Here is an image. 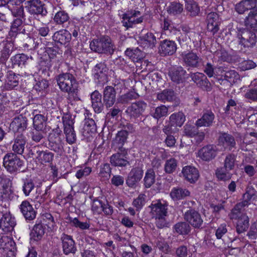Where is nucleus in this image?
<instances>
[{"instance_id": "1", "label": "nucleus", "mask_w": 257, "mask_h": 257, "mask_svg": "<svg viewBox=\"0 0 257 257\" xmlns=\"http://www.w3.org/2000/svg\"><path fill=\"white\" fill-rule=\"evenodd\" d=\"M56 81L60 90L68 93L67 98L70 102L80 100L78 95V83L72 74H60L57 76Z\"/></svg>"}, {"instance_id": "2", "label": "nucleus", "mask_w": 257, "mask_h": 257, "mask_svg": "<svg viewBox=\"0 0 257 257\" xmlns=\"http://www.w3.org/2000/svg\"><path fill=\"white\" fill-rule=\"evenodd\" d=\"M90 49L99 54L111 55L115 47L111 39L108 36L93 39L90 43Z\"/></svg>"}, {"instance_id": "3", "label": "nucleus", "mask_w": 257, "mask_h": 257, "mask_svg": "<svg viewBox=\"0 0 257 257\" xmlns=\"http://www.w3.org/2000/svg\"><path fill=\"white\" fill-rule=\"evenodd\" d=\"M3 166L8 172L14 173L23 169L24 162L15 153H9L3 158Z\"/></svg>"}, {"instance_id": "4", "label": "nucleus", "mask_w": 257, "mask_h": 257, "mask_svg": "<svg viewBox=\"0 0 257 257\" xmlns=\"http://www.w3.org/2000/svg\"><path fill=\"white\" fill-rule=\"evenodd\" d=\"M12 178L6 175H0V201H9L14 197V192L11 189Z\"/></svg>"}, {"instance_id": "5", "label": "nucleus", "mask_w": 257, "mask_h": 257, "mask_svg": "<svg viewBox=\"0 0 257 257\" xmlns=\"http://www.w3.org/2000/svg\"><path fill=\"white\" fill-rule=\"evenodd\" d=\"M180 56L184 66L188 67V70L200 67L202 60L200 56L193 50L182 52Z\"/></svg>"}, {"instance_id": "6", "label": "nucleus", "mask_w": 257, "mask_h": 257, "mask_svg": "<svg viewBox=\"0 0 257 257\" xmlns=\"http://www.w3.org/2000/svg\"><path fill=\"white\" fill-rule=\"evenodd\" d=\"M168 75L171 80L177 84L184 83L189 78V74L181 66L170 68L169 70Z\"/></svg>"}, {"instance_id": "7", "label": "nucleus", "mask_w": 257, "mask_h": 257, "mask_svg": "<svg viewBox=\"0 0 257 257\" xmlns=\"http://www.w3.org/2000/svg\"><path fill=\"white\" fill-rule=\"evenodd\" d=\"M26 8L31 15H41L42 17L47 14V11L42 0H30L25 3Z\"/></svg>"}, {"instance_id": "8", "label": "nucleus", "mask_w": 257, "mask_h": 257, "mask_svg": "<svg viewBox=\"0 0 257 257\" xmlns=\"http://www.w3.org/2000/svg\"><path fill=\"white\" fill-rule=\"evenodd\" d=\"M118 150L110 157V162L115 167H125L129 164L127 151L123 147H119Z\"/></svg>"}, {"instance_id": "9", "label": "nucleus", "mask_w": 257, "mask_h": 257, "mask_svg": "<svg viewBox=\"0 0 257 257\" xmlns=\"http://www.w3.org/2000/svg\"><path fill=\"white\" fill-rule=\"evenodd\" d=\"M147 107L145 102L138 101L128 106L125 112L130 119H135L143 114Z\"/></svg>"}, {"instance_id": "10", "label": "nucleus", "mask_w": 257, "mask_h": 257, "mask_svg": "<svg viewBox=\"0 0 257 257\" xmlns=\"http://www.w3.org/2000/svg\"><path fill=\"white\" fill-rule=\"evenodd\" d=\"M237 37L240 39L239 44L244 47H252L255 44V34L247 29L240 30L237 34Z\"/></svg>"}, {"instance_id": "11", "label": "nucleus", "mask_w": 257, "mask_h": 257, "mask_svg": "<svg viewBox=\"0 0 257 257\" xmlns=\"http://www.w3.org/2000/svg\"><path fill=\"white\" fill-rule=\"evenodd\" d=\"M49 147L51 150L61 155L64 152L63 144L59 133H51L48 136Z\"/></svg>"}, {"instance_id": "12", "label": "nucleus", "mask_w": 257, "mask_h": 257, "mask_svg": "<svg viewBox=\"0 0 257 257\" xmlns=\"http://www.w3.org/2000/svg\"><path fill=\"white\" fill-rule=\"evenodd\" d=\"M217 154V148L214 145H207L198 152V157L203 161L209 162L214 159Z\"/></svg>"}, {"instance_id": "13", "label": "nucleus", "mask_w": 257, "mask_h": 257, "mask_svg": "<svg viewBox=\"0 0 257 257\" xmlns=\"http://www.w3.org/2000/svg\"><path fill=\"white\" fill-rule=\"evenodd\" d=\"M94 77L97 83L104 84L107 81L108 69L104 62H100L96 64L94 69Z\"/></svg>"}, {"instance_id": "14", "label": "nucleus", "mask_w": 257, "mask_h": 257, "mask_svg": "<svg viewBox=\"0 0 257 257\" xmlns=\"http://www.w3.org/2000/svg\"><path fill=\"white\" fill-rule=\"evenodd\" d=\"M184 218L190 225L195 228H200L203 221L200 214L194 209H190L184 214Z\"/></svg>"}, {"instance_id": "15", "label": "nucleus", "mask_w": 257, "mask_h": 257, "mask_svg": "<svg viewBox=\"0 0 257 257\" xmlns=\"http://www.w3.org/2000/svg\"><path fill=\"white\" fill-rule=\"evenodd\" d=\"M60 240L62 242L63 251L65 255L75 253L77 248L75 241L71 236L63 233Z\"/></svg>"}, {"instance_id": "16", "label": "nucleus", "mask_w": 257, "mask_h": 257, "mask_svg": "<svg viewBox=\"0 0 257 257\" xmlns=\"http://www.w3.org/2000/svg\"><path fill=\"white\" fill-rule=\"evenodd\" d=\"M215 118L214 113L210 110H206L203 112L201 117L196 120L195 124L197 127H209L214 123Z\"/></svg>"}, {"instance_id": "17", "label": "nucleus", "mask_w": 257, "mask_h": 257, "mask_svg": "<svg viewBox=\"0 0 257 257\" xmlns=\"http://www.w3.org/2000/svg\"><path fill=\"white\" fill-rule=\"evenodd\" d=\"M177 48L174 41L166 39L160 42L159 52L162 56L172 55L176 52Z\"/></svg>"}, {"instance_id": "18", "label": "nucleus", "mask_w": 257, "mask_h": 257, "mask_svg": "<svg viewBox=\"0 0 257 257\" xmlns=\"http://www.w3.org/2000/svg\"><path fill=\"white\" fill-rule=\"evenodd\" d=\"M116 91L113 87L107 86L103 90V101L104 106L108 108L112 107L116 101Z\"/></svg>"}, {"instance_id": "19", "label": "nucleus", "mask_w": 257, "mask_h": 257, "mask_svg": "<svg viewBox=\"0 0 257 257\" xmlns=\"http://www.w3.org/2000/svg\"><path fill=\"white\" fill-rule=\"evenodd\" d=\"M149 207L152 217L167 215V205L165 202H162L160 200L153 201Z\"/></svg>"}, {"instance_id": "20", "label": "nucleus", "mask_w": 257, "mask_h": 257, "mask_svg": "<svg viewBox=\"0 0 257 257\" xmlns=\"http://www.w3.org/2000/svg\"><path fill=\"white\" fill-rule=\"evenodd\" d=\"M10 128L15 133L22 134L25 131L27 126V119L22 115L15 117L10 124Z\"/></svg>"}, {"instance_id": "21", "label": "nucleus", "mask_w": 257, "mask_h": 257, "mask_svg": "<svg viewBox=\"0 0 257 257\" xmlns=\"http://www.w3.org/2000/svg\"><path fill=\"white\" fill-rule=\"evenodd\" d=\"M143 170L140 167L133 168L129 173L126 183L130 187H134L140 181L143 176Z\"/></svg>"}, {"instance_id": "22", "label": "nucleus", "mask_w": 257, "mask_h": 257, "mask_svg": "<svg viewBox=\"0 0 257 257\" xmlns=\"http://www.w3.org/2000/svg\"><path fill=\"white\" fill-rule=\"evenodd\" d=\"M19 209L26 220L31 221L36 218L37 212L28 200L22 201Z\"/></svg>"}, {"instance_id": "23", "label": "nucleus", "mask_w": 257, "mask_h": 257, "mask_svg": "<svg viewBox=\"0 0 257 257\" xmlns=\"http://www.w3.org/2000/svg\"><path fill=\"white\" fill-rule=\"evenodd\" d=\"M26 143V137L23 134L17 133L15 135L14 144L12 147L13 151L14 152V153L22 155L25 150Z\"/></svg>"}, {"instance_id": "24", "label": "nucleus", "mask_w": 257, "mask_h": 257, "mask_svg": "<svg viewBox=\"0 0 257 257\" xmlns=\"http://www.w3.org/2000/svg\"><path fill=\"white\" fill-rule=\"evenodd\" d=\"M182 173L185 179L190 183H195L198 179L199 173L194 167L187 166L183 168Z\"/></svg>"}, {"instance_id": "25", "label": "nucleus", "mask_w": 257, "mask_h": 257, "mask_svg": "<svg viewBox=\"0 0 257 257\" xmlns=\"http://www.w3.org/2000/svg\"><path fill=\"white\" fill-rule=\"evenodd\" d=\"M207 30L214 35L219 30L220 24L218 15L215 12H210L207 16Z\"/></svg>"}, {"instance_id": "26", "label": "nucleus", "mask_w": 257, "mask_h": 257, "mask_svg": "<svg viewBox=\"0 0 257 257\" xmlns=\"http://www.w3.org/2000/svg\"><path fill=\"white\" fill-rule=\"evenodd\" d=\"M52 39L55 42L61 45H67L71 40V34L66 29L61 30L54 33Z\"/></svg>"}, {"instance_id": "27", "label": "nucleus", "mask_w": 257, "mask_h": 257, "mask_svg": "<svg viewBox=\"0 0 257 257\" xmlns=\"http://www.w3.org/2000/svg\"><path fill=\"white\" fill-rule=\"evenodd\" d=\"M139 43L145 49L153 48L157 43L156 37L153 33L148 32L139 37Z\"/></svg>"}, {"instance_id": "28", "label": "nucleus", "mask_w": 257, "mask_h": 257, "mask_svg": "<svg viewBox=\"0 0 257 257\" xmlns=\"http://www.w3.org/2000/svg\"><path fill=\"white\" fill-rule=\"evenodd\" d=\"M33 127L36 131H45L47 118L44 114L38 113L37 110L33 111Z\"/></svg>"}, {"instance_id": "29", "label": "nucleus", "mask_w": 257, "mask_h": 257, "mask_svg": "<svg viewBox=\"0 0 257 257\" xmlns=\"http://www.w3.org/2000/svg\"><path fill=\"white\" fill-rule=\"evenodd\" d=\"M53 21L56 25H61L65 27L67 24L69 26H73V22L70 21L68 14L64 11H60L57 12L53 18Z\"/></svg>"}, {"instance_id": "30", "label": "nucleus", "mask_w": 257, "mask_h": 257, "mask_svg": "<svg viewBox=\"0 0 257 257\" xmlns=\"http://www.w3.org/2000/svg\"><path fill=\"white\" fill-rule=\"evenodd\" d=\"M219 142L225 149L231 151L233 148H235L236 142L234 138L230 134L222 133L219 136Z\"/></svg>"}, {"instance_id": "31", "label": "nucleus", "mask_w": 257, "mask_h": 257, "mask_svg": "<svg viewBox=\"0 0 257 257\" xmlns=\"http://www.w3.org/2000/svg\"><path fill=\"white\" fill-rule=\"evenodd\" d=\"M190 195L188 190L180 187L173 188L170 193V197L174 201L183 199Z\"/></svg>"}, {"instance_id": "32", "label": "nucleus", "mask_w": 257, "mask_h": 257, "mask_svg": "<svg viewBox=\"0 0 257 257\" xmlns=\"http://www.w3.org/2000/svg\"><path fill=\"white\" fill-rule=\"evenodd\" d=\"M102 96L98 91L95 90L91 94L92 106L95 112H101L104 105L101 101Z\"/></svg>"}, {"instance_id": "33", "label": "nucleus", "mask_w": 257, "mask_h": 257, "mask_svg": "<svg viewBox=\"0 0 257 257\" xmlns=\"http://www.w3.org/2000/svg\"><path fill=\"white\" fill-rule=\"evenodd\" d=\"M96 132V125L92 118L85 119L82 133L84 137L88 138Z\"/></svg>"}, {"instance_id": "34", "label": "nucleus", "mask_w": 257, "mask_h": 257, "mask_svg": "<svg viewBox=\"0 0 257 257\" xmlns=\"http://www.w3.org/2000/svg\"><path fill=\"white\" fill-rule=\"evenodd\" d=\"M257 198V192L252 186H248L243 195V200L241 202L244 206L249 204V201H254Z\"/></svg>"}, {"instance_id": "35", "label": "nucleus", "mask_w": 257, "mask_h": 257, "mask_svg": "<svg viewBox=\"0 0 257 257\" xmlns=\"http://www.w3.org/2000/svg\"><path fill=\"white\" fill-rule=\"evenodd\" d=\"M122 19L121 22L123 26L128 29L133 27L134 25L142 23L144 18L142 17L139 18L129 17V13H127L123 15Z\"/></svg>"}, {"instance_id": "36", "label": "nucleus", "mask_w": 257, "mask_h": 257, "mask_svg": "<svg viewBox=\"0 0 257 257\" xmlns=\"http://www.w3.org/2000/svg\"><path fill=\"white\" fill-rule=\"evenodd\" d=\"M169 119L172 126L181 127L185 121V116L182 112H175L170 115Z\"/></svg>"}, {"instance_id": "37", "label": "nucleus", "mask_w": 257, "mask_h": 257, "mask_svg": "<svg viewBox=\"0 0 257 257\" xmlns=\"http://www.w3.org/2000/svg\"><path fill=\"white\" fill-rule=\"evenodd\" d=\"M45 233V228L42 223L36 224L30 233L31 239L35 241L40 240Z\"/></svg>"}, {"instance_id": "38", "label": "nucleus", "mask_w": 257, "mask_h": 257, "mask_svg": "<svg viewBox=\"0 0 257 257\" xmlns=\"http://www.w3.org/2000/svg\"><path fill=\"white\" fill-rule=\"evenodd\" d=\"M245 25L257 30V9L251 11L244 21Z\"/></svg>"}, {"instance_id": "39", "label": "nucleus", "mask_w": 257, "mask_h": 257, "mask_svg": "<svg viewBox=\"0 0 257 257\" xmlns=\"http://www.w3.org/2000/svg\"><path fill=\"white\" fill-rule=\"evenodd\" d=\"M185 8L191 17H195L198 15L200 8L194 0H185Z\"/></svg>"}, {"instance_id": "40", "label": "nucleus", "mask_w": 257, "mask_h": 257, "mask_svg": "<svg viewBox=\"0 0 257 257\" xmlns=\"http://www.w3.org/2000/svg\"><path fill=\"white\" fill-rule=\"evenodd\" d=\"M175 97V92L172 89H165L157 95V98L163 102L172 101Z\"/></svg>"}, {"instance_id": "41", "label": "nucleus", "mask_w": 257, "mask_h": 257, "mask_svg": "<svg viewBox=\"0 0 257 257\" xmlns=\"http://www.w3.org/2000/svg\"><path fill=\"white\" fill-rule=\"evenodd\" d=\"M248 226L249 218L246 214H243L238 219L236 225V231L238 233H241L246 230Z\"/></svg>"}, {"instance_id": "42", "label": "nucleus", "mask_w": 257, "mask_h": 257, "mask_svg": "<svg viewBox=\"0 0 257 257\" xmlns=\"http://www.w3.org/2000/svg\"><path fill=\"white\" fill-rule=\"evenodd\" d=\"M29 59L32 60V57L31 56L29 57L24 54H18L12 57L11 60L13 65L22 67L25 66Z\"/></svg>"}, {"instance_id": "43", "label": "nucleus", "mask_w": 257, "mask_h": 257, "mask_svg": "<svg viewBox=\"0 0 257 257\" xmlns=\"http://www.w3.org/2000/svg\"><path fill=\"white\" fill-rule=\"evenodd\" d=\"M19 77L18 75L10 71L9 72L6 81V86L8 89H12L19 84Z\"/></svg>"}, {"instance_id": "44", "label": "nucleus", "mask_w": 257, "mask_h": 257, "mask_svg": "<svg viewBox=\"0 0 257 257\" xmlns=\"http://www.w3.org/2000/svg\"><path fill=\"white\" fill-rule=\"evenodd\" d=\"M236 156L232 153H229L226 155L223 162V167L227 170H232L234 169L236 164Z\"/></svg>"}, {"instance_id": "45", "label": "nucleus", "mask_w": 257, "mask_h": 257, "mask_svg": "<svg viewBox=\"0 0 257 257\" xmlns=\"http://www.w3.org/2000/svg\"><path fill=\"white\" fill-rule=\"evenodd\" d=\"M183 11V5L173 2L167 8V12L171 15L176 16L180 14Z\"/></svg>"}, {"instance_id": "46", "label": "nucleus", "mask_w": 257, "mask_h": 257, "mask_svg": "<svg viewBox=\"0 0 257 257\" xmlns=\"http://www.w3.org/2000/svg\"><path fill=\"white\" fill-rule=\"evenodd\" d=\"M230 170H225L224 167L218 168L215 171V175L218 180L222 181L229 180L232 177V174L228 172Z\"/></svg>"}, {"instance_id": "47", "label": "nucleus", "mask_w": 257, "mask_h": 257, "mask_svg": "<svg viewBox=\"0 0 257 257\" xmlns=\"http://www.w3.org/2000/svg\"><path fill=\"white\" fill-rule=\"evenodd\" d=\"M35 187V183L31 179H26L23 180L22 191L25 196H29Z\"/></svg>"}, {"instance_id": "48", "label": "nucleus", "mask_w": 257, "mask_h": 257, "mask_svg": "<svg viewBox=\"0 0 257 257\" xmlns=\"http://www.w3.org/2000/svg\"><path fill=\"white\" fill-rule=\"evenodd\" d=\"M125 54L134 61H137L143 58L142 53L138 48L135 49L127 48L125 51Z\"/></svg>"}, {"instance_id": "49", "label": "nucleus", "mask_w": 257, "mask_h": 257, "mask_svg": "<svg viewBox=\"0 0 257 257\" xmlns=\"http://www.w3.org/2000/svg\"><path fill=\"white\" fill-rule=\"evenodd\" d=\"M144 185L146 188L151 187L155 182V174L153 169L147 171L144 179Z\"/></svg>"}, {"instance_id": "50", "label": "nucleus", "mask_w": 257, "mask_h": 257, "mask_svg": "<svg viewBox=\"0 0 257 257\" xmlns=\"http://www.w3.org/2000/svg\"><path fill=\"white\" fill-rule=\"evenodd\" d=\"M70 223L71 226L78 228L81 230L89 229L90 224L89 222L80 221L77 218H70Z\"/></svg>"}, {"instance_id": "51", "label": "nucleus", "mask_w": 257, "mask_h": 257, "mask_svg": "<svg viewBox=\"0 0 257 257\" xmlns=\"http://www.w3.org/2000/svg\"><path fill=\"white\" fill-rule=\"evenodd\" d=\"M111 168L109 164L106 163L103 164L100 168L99 176L102 181L108 180L111 175Z\"/></svg>"}, {"instance_id": "52", "label": "nucleus", "mask_w": 257, "mask_h": 257, "mask_svg": "<svg viewBox=\"0 0 257 257\" xmlns=\"http://www.w3.org/2000/svg\"><path fill=\"white\" fill-rule=\"evenodd\" d=\"M174 229L176 231L183 235L188 234L190 231V226L186 222H181L175 224Z\"/></svg>"}, {"instance_id": "53", "label": "nucleus", "mask_w": 257, "mask_h": 257, "mask_svg": "<svg viewBox=\"0 0 257 257\" xmlns=\"http://www.w3.org/2000/svg\"><path fill=\"white\" fill-rule=\"evenodd\" d=\"M42 218L43 221V225L47 226L50 230H53L56 226V223L52 215L49 213H44L42 215Z\"/></svg>"}, {"instance_id": "54", "label": "nucleus", "mask_w": 257, "mask_h": 257, "mask_svg": "<svg viewBox=\"0 0 257 257\" xmlns=\"http://www.w3.org/2000/svg\"><path fill=\"white\" fill-rule=\"evenodd\" d=\"M9 9L11 11L12 15L17 18L25 19V13L23 6H9Z\"/></svg>"}, {"instance_id": "55", "label": "nucleus", "mask_w": 257, "mask_h": 257, "mask_svg": "<svg viewBox=\"0 0 257 257\" xmlns=\"http://www.w3.org/2000/svg\"><path fill=\"white\" fill-rule=\"evenodd\" d=\"M127 136V134L125 131H122L121 130L117 132L114 142L118 145V149H119V147H123L124 144L126 142Z\"/></svg>"}, {"instance_id": "56", "label": "nucleus", "mask_w": 257, "mask_h": 257, "mask_svg": "<svg viewBox=\"0 0 257 257\" xmlns=\"http://www.w3.org/2000/svg\"><path fill=\"white\" fill-rule=\"evenodd\" d=\"M177 161L174 158H170L166 161L164 171L166 173H173L177 168Z\"/></svg>"}, {"instance_id": "57", "label": "nucleus", "mask_w": 257, "mask_h": 257, "mask_svg": "<svg viewBox=\"0 0 257 257\" xmlns=\"http://www.w3.org/2000/svg\"><path fill=\"white\" fill-rule=\"evenodd\" d=\"M53 153L48 150H43L38 159V161L41 164L50 163L53 161Z\"/></svg>"}, {"instance_id": "58", "label": "nucleus", "mask_w": 257, "mask_h": 257, "mask_svg": "<svg viewBox=\"0 0 257 257\" xmlns=\"http://www.w3.org/2000/svg\"><path fill=\"white\" fill-rule=\"evenodd\" d=\"M168 111V108L166 106L162 105L155 108L154 111H152V115L153 117L158 119L166 115Z\"/></svg>"}, {"instance_id": "59", "label": "nucleus", "mask_w": 257, "mask_h": 257, "mask_svg": "<svg viewBox=\"0 0 257 257\" xmlns=\"http://www.w3.org/2000/svg\"><path fill=\"white\" fill-rule=\"evenodd\" d=\"M64 132L66 135V141L69 144H73L76 141V136L74 130V127H66L64 128Z\"/></svg>"}, {"instance_id": "60", "label": "nucleus", "mask_w": 257, "mask_h": 257, "mask_svg": "<svg viewBox=\"0 0 257 257\" xmlns=\"http://www.w3.org/2000/svg\"><path fill=\"white\" fill-rule=\"evenodd\" d=\"M224 76V79L230 83H235L239 79V74L234 70L225 71Z\"/></svg>"}, {"instance_id": "61", "label": "nucleus", "mask_w": 257, "mask_h": 257, "mask_svg": "<svg viewBox=\"0 0 257 257\" xmlns=\"http://www.w3.org/2000/svg\"><path fill=\"white\" fill-rule=\"evenodd\" d=\"M235 11L239 14H243L246 11L252 10L247 0H242L235 5Z\"/></svg>"}, {"instance_id": "62", "label": "nucleus", "mask_w": 257, "mask_h": 257, "mask_svg": "<svg viewBox=\"0 0 257 257\" xmlns=\"http://www.w3.org/2000/svg\"><path fill=\"white\" fill-rule=\"evenodd\" d=\"M197 126L186 123L184 126V133L186 136L189 137H194L197 134L198 131Z\"/></svg>"}, {"instance_id": "63", "label": "nucleus", "mask_w": 257, "mask_h": 257, "mask_svg": "<svg viewBox=\"0 0 257 257\" xmlns=\"http://www.w3.org/2000/svg\"><path fill=\"white\" fill-rule=\"evenodd\" d=\"M244 207V206L240 202L236 204L231 210V212L230 214V218L232 219H239L241 217V215H243L241 214V210L242 208Z\"/></svg>"}, {"instance_id": "64", "label": "nucleus", "mask_w": 257, "mask_h": 257, "mask_svg": "<svg viewBox=\"0 0 257 257\" xmlns=\"http://www.w3.org/2000/svg\"><path fill=\"white\" fill-rule=\"evenodd\" d=\"M15 225L16 222L14 219L6 217L4 221L3 225H2V230L4 232H11Z\"/></svg>"}]
</instances>
